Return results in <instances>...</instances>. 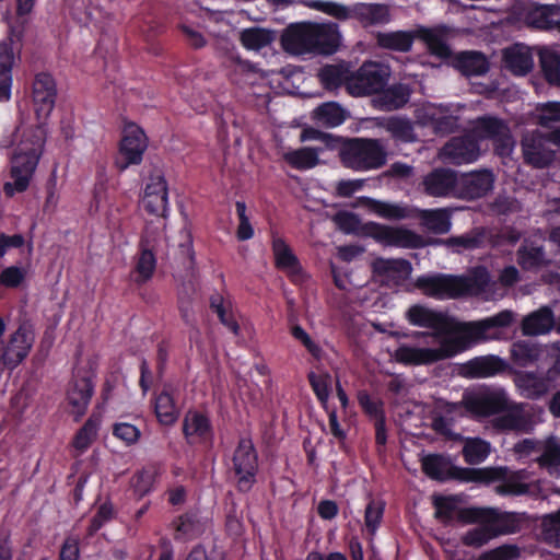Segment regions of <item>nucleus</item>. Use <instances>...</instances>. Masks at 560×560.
I'll return each mask as SVG.
<instances>
[{
	"label": "nucleus",
	"mask_w": 560,
	"mask_h": 560,
	"mask_svg": "<svg viewBox=\"0 0 560 560\" xmlns=\"http://www.w3.org/2000/svg\"><path fill=\"white\" fill-rule=\"evenodd\" d=\"M14 54L7 43L0 45V102H7L11 96L12 67Z\"/></svg>",
	"instance_id": "c9c22d12"
},
{
	"label": "nucleus",
	"mask_w": 560,
	"mask_h": 560,
	"mask_svg": "<svg viewBox=\"0 0 560 560\" xmlns=\"http://www.w3.org/2000/svg\"><path fill=\"white\" fill-rule=\"evenodd\" d=\"M504 67L515 75H525L534 68V58L528 46L515 44L503 50Z\"/></svg>",
	"instance_id": "b1692460"
},
{
	"label": "nucleus",
	"mask_w": 560,
	"mask_h": 560,
	"mask_svg": "<svg viewBox=\"0 0 560 560\" xmlns=\"http://www.w3.org/2000/svg\"><path fill=\"white\" fill-rule=\"evenodd\" d=\"M535 16L537 19L533 20V24L538 28H557L560 32V20L555 21L553 16L560 15V7L559 5H540L536 9Z\"/></svg>",
	"instance_id": "6e6d98bb"
},
{
	"label": "nucleus",
	"mask_w": 560,
	"mask_h": 560,
	"mask_svg": "<svg viewBox=\"0 0 560 560\" xmlns=\"http://www.w3.org/2000/svg\"><path fill=\"white\" fill-rule=\"evenodd\" d=\"M555 324L553 315L547 307H542L523 320L522 330L524 335L537 336L549 332Z\"/></svg>",
	"instance_id": "f704fd0d"
},
{
	"label": "nucleus",
	"mask_w": 560,
	"mask_h": 560,
	"mask_svg": "<svg viewBox=\"0 0 560 560\" xmlns=\"http://www.w3.org/2000/svg\"><path fill=\"white\" fill-rule=\"evenodd\" d=\"M101 424V417L92 415L77 433L73 445L79 452H84L95 441Z\"/></svg>",
	"instance_id": "3c124183"
},
{
	"label": "nucleus",
	"mask_w": 560,
	"mask_h": 560,
	"mask_svg": "<svg viewBox=\"0 0 560 560\" xmlns=\"http://www.w3.org/2000/svg\"><path fill=\"white\" fill-rule=\"evenodd\" d=\"M478 479L485 482L501 481L495 487L500 494L520 495L529 490V474L525 470L510 472L506 468H486L476 471Z\"/></svg>",
	"instance_id": "2eb2a0df"
},
{
	"label": "nucleus",
	"mask_w": 560,
	"mask_h": 560,
	"mask_svg": "<svg viewBox=\"0 0 560 560\" xmlns=\"http://www.w3.org/2000/svg\"><path fill=\"white\" fill-rule=\"evenodd\" d=\"M353 206L362 207L366 211L387 220H399L408 215L407 209L399 205L383 202L369 197L359 198Z\"/></svg>",
	"instance_id": "473e14b6"
},
{
	"label": "nucleus",
	"mask_w": 560,
	"mask_h": 560,
	"mask_svg": "<svg viewBox=\"0 0 560 560\" xmlns=\"http://www.w3.org/2000/svg\"><path fill=\"white\" fill-rule=\"evenodd\" d=\"M240 40L245 49L259 51L273 43L275 33L266 28L249 27L241 32Z\"/></svg>",
	"instance_id": "a19ab883"
},
{
	"label": "nucleus",
	"mask_w": 560,
	"mask_h": 560,
	"mask_svg": "<svg viewBox=\"0 0 560 560\" xmlns=\"http://www.w3.org/2000/svg\"><path fill=\"white\" fill-rule=\"evenodd\" d=\"M463 404L475 417L485 418L503 411L509 406V395L502 387H486L466 393Z\"/></svg>",
	"instance_id": "ddd939ff"
},
{
	"label": "nucleus",
	"mask_w": 560,
	"mask_h": 560,
	"mask_svg": "<svg viewBox=\"0 0 560 560\" xmlns=\"http://www.w3.org/2000/svg\"><path fill=\"white\" fill-rule=\"evenodd\" d=\"M392 246L417 248L423 244L422 238L412 231L402 226H392Z\"/></svg>",
	"instance_id": "13d9d810"
},
{
	"label": "nucleus",
	"mask_w": 560,
	"mask_h": 560,
	"mask_svg": "<svg viewBox=\"0 0 560 560\" xmlns=\"http://www.w3.org/2000/svg\"><path fill=\"white\" fill-rule=\"evenodd\" d=\"M434 506L436 518L444 523L459 521L471 524L486 515L481 508H460L459 500L455 497H435Z\"/></svg>",
	"instance_id": "a211bd4d"
},
{
	"label": "nucleus",
	"mask_w": 560,
	"mask_h": 560,
	"mask_svg": "<svg viewBox=\"0 0 560 560\" xmlns=\"http://www.w3.org/2000/svg\"><path fill=\"white\" fill-rule=\"evenodd\" d=\"M140 207L147 215L152 217V221L147 223L151 225V232L163 236L168 214V187L162 174L156 173L149 177L143 188Z\"/></svg>",
	"instance_id": "423d86ee"
},
{
	"label": "nucleus",
	"mask_w": 560,
	"mask_h": 560,
	"mask_svg": "<svg viewBox=\"0 0 560 560\" xmlns=\"http://www.w3.org/2000/svg\"><path fill=\"white\" fill-rule=\"evenodd\" d=\"M482 139H493L498 142V152L501 155L509 154L513 149V140L506 125L497 118L483 117L476 121L472 135L450 140L442 148L440 158L452 164L472 163L480 156L479 140Z\"/></svg>",
	"instance_id": "f03ea898"
},
{
	"label": "nucleus",
	"mask_w": 560,
	"mask_h": 560,
	"mask_svg": "<svg viewBox=\"0 0 560 560\" xmlns=\"http://www.w3.org/2000/svg\"><path fill=\"white\" fill-rule=\"evenodd\" d=\"M494 176L489 171H478L458 176L456 196L477 199L486 196L493 188Z\"/></svg>",
	"instance_id": "aec40b11"
},
{
	"label": "nucleus",
	"mask_w": 560,
	"mask_h": 560,
	"mask_svg": "<svg viewBox=\"0 0 560 560\" xmlns=\"http://www.w3.org/2000/svg\"><path fill=\"white\" fill-rule=\"evenodd\" d=\"M30 269L25 266L10 265L0 271V287L14 290L26 285Z\"/></svg>",
	"instance_id": "de8ad7c7"
},
{
	"label": "nucleus",
	"mask_w": 560,
	"mask_h": 560,
	"mask_svg": "<svg viewBox=\"0 0 560 560\" xmlns=\"http://www.w3.org/2000/svg\"><path fill=\"white\" fill-rule=\"evenodd\" d=\"M384 513V504L382 502L371 501L364 515V524L370 534L374 535L377 530Z\"/></svg>",
	"instance_id": "e2e57ef3"
},
{
	"label": "nucleus",
	"mask_w": 560,
	"mask_h": 560,
	"mask_svg": "<svg viewBox=\"0 0 560 560\" xmlns=\"http://www.w3.org/2000/svg\"><path fill=\"white\" fill-rule=\"evenodd\" d=\"M147 147L148 141L143 130L135 124L126 125L119 153L115 162L116 166L124 171L129 165L139 164L142 161Z\"/></svg>",
	"instance_id": "f3484780"
},
{
	"label": "nucleus",
	"mask_w": 560,
	"mask_h": 560,
	"mask_svg": "<svg viewBox=\"0 0 560 560\" xmlns=\"http://www.w3.org/2000/svg\"><path fill=\"white\" fill-rule=\"evenodd\" d=\"M272 252L276 266L290 276L294 281L302 280L301 266L285 241L279 236L272 237Z\"/></svg>",
	"instance_id": "393cba45"
},
{
	"label": "nucleus",
	"mask_w": 560,
	"mask_h": 560,
	"mask_svg": "<svg viewBox=\"0 0 560 560\" xmlns=\"http://www.w3.org/2000/svg\"><path fill=\"white\" fill-rule=\"evenodd\" d=\"M390 75L387 66L366 61L357 71H352V78L348 81V93L352 96H364L381 92Z\"/></svg>",
	"instance_id": "f8f14e48"
},
{
	"label": "nucleus",
	"mask_w": 560,
	"mask_h": 560,
	"mask_svg": "<svg viewBox=\"0 0 560 560\" xmlns=\"http://www.w3.org/2000/svg\"><path fill=\"white\" fill-rule=\"evenodd\" d=\"M113 434L126 445L135 444L140 439V430L132 423L118 422L114 425Z\"/></svg>",
	"instance_id": "69168bd1"
},
{
	"label": "nucleus",
	"mask_w": 560,
	"mask_h": 560,
	"mask_svg": "<svg viewBox=\"0 0 560 560\" xmlns=\"http://www.w3.org/2000/svg\"><path fill=\"white\" fill-rule=\"evenodd\" d=\"M413 38L412 33L407 31L380 32L376 34V42L380 47L401 52L411 49Z\"/></svg>",
	"instance_id": "79ce46f5"
},
{
	"label": "nucleus",
	"mask_w": 560,
	"mask_h": 560,
	"mask_svg": "<svg viewBox=\"0 0 560 560\" xmlns=\"http://www.w3.org/2000/svg\"><path fill=\"white\" fill-rule=\"evenodd\" d=\"M312 7L339 19L355 18L364 26L385 24L390 21L389 8L380 3H357L349 9L332 2L315 1Z\"/></svg>",
	"instance_id": "1a4fd4ad"
},
{
	"label": "nucleus",
	"mask_w": 560,
	"mask_h": 560,
	"mask_svg": "<svg viewBox=\"0 0 560 560\" xmlns=\"http://www.w3.org/2000/svg\"><path fill=\"white\" fill-rule=\"evenodd\" d=\"M514 320V313L505 310L481 320L457 323L454 320V329L451 341L456 348V353L470 345L500 339L502 330Z\"/></svg>",
	"instance_id": "20e7f679"
},
{
	"label": "nucleus",
	"mask_w": 560,
	"mask_h": 560,
	"mask_svg": "<svg viewBox=\"0 0 560 560\" xmlns=\"http://www.w3.org/2000/svg\"><path fill=\"white\" fill-rule=\"evenodd\" d=\"M235 206L240 220L236 231L237 238L240 241H247L254 236V229L246 215V205L243 201H237Z\"/></svg>",
	"instance_id": "338daca9"
},
{
	"label": "nucleus",
	"mask_w": 560,
	"mask_h": 560,
	"mask_svg": "<svg viewBox=\"0 0 560 560\" xmlns=\"http://www.w3.org/2000/svg\"><path fill=\"white\" fill-rule=\"evenodd\" d=\"M308 380L312 385L314 393L322 402H326L330 395V381L331 377L328 373H315L308 374Z\"/></svg>",
	"instance_id": "680f3d73"
},
{
	"label": "nucleus",
	"mask_w": 560,
	"mask_h": 560,
	"mask_svg": "<svg viewBox=\"0 0 560 560\" xmlns=\"http://www.w3.org/2000/svg\"><path fill=\"white\" fill-rule=\"evenodd\" d=\"M520 556L515 546H502L481 555L478 560H514Z\"/></svg>",
	"instance_id": "774afa93"
},
{
	"label": "nucleus",
	"mask_w": 560,
	"mask_h": 560,
	"mask_svg": "<svg viewBox=\"0 0 560 560\" xmlns=\"http://www.w3.org/2000/svg\"><path fill=\"white\" fill-rule=\"evenodd\" d=\"M314 119L326 127H337L347 118L346 110L336 102H328L318 106L313 113Z\"/></svg>",
	"instance_id": "37998d69"
},
{
	"label": "nucleus",
	"mask_w": 560,
	"mask_h": 560,
	"mask_svg": "<svg viewBox=\"0 0 560 560\" xmlns=\"http://www.w3.org/2000/svg\"><path fill=\"white\" fill-rule=\"evenodd\" d=\"M154 412L163 425H173L179 418L180 408L173 389L165 387L154 399Z\"/></svg>",
	"instance_id": "c85d7f7f"
},
{
	"label": "nucleus",
	"mask_w": 560,
	"mask_h": 560,
	"mask_svg": "<svg viewBox=\"0 0 560 560\" xmlns=\"http://www.w3.org/2000/svg\"><path fill=\"white\" fill-rule=\"evenodd\" d=\"M313 36V23L292 24L282 34V47L295 56L315 54Z\"/></svg>",
	"instance_id": "6ab92c4d"
},
{
	"label": "nucleus",
	"mask_w": 560,
	"mask_h": 560,
	"mask_svg": "<svg viewBox=\"0 0 560 560\" xmlns=\"http://www.w3.org/2000/svg\"><path fill=\"white\" fill-rule=\"evenodd\" d=\"M163 238L155 232H151V225L147 224L141 240V253L136 264V282L148 281L156 267V259L153 253L155 245Z\"/></svg>",
	"instance_id": "4be33fe9"
},
{
	"label": "nucleus",
	"mask_w": 560,
	"mask_h": 560,
	"mask_svg": "<svg viewBox=\"0 0 560 560\" xmlns=\"http://www.w3.org/2000/svg\"><path fill=\"white\" fill-rule=\"evenodd\" d=\"M490 444L478 438L466 439L463 454L468 464H479L490 454Z\"/></svg>",
	"instance_id": "864d4df0"
},
{
	"label": "nucleus",
	"mask_w": 560,
	"mask_h": 560,
	"mask_svg": "<svg viewBox=\"0 0 560 560\" xmlns=\"http://www.w3.org/2000/svg\"><path fill=\"white\" fill-rule=\"evenodd\" d=\"M382 126L396 140L402 142H411L416 139L412 125L409 120L401 118H390L384 121Z\"/></svg>",
	"instance_id": "5fc2aeb1"
},
{
	"label": "nucleus",
	"mask_w": 560,
	"mask_h": 560,
	"mask_svg": "<svg viewBox=\"0 0 560 560\" xmlns=\"http://www.w3.org/2000/svg\"><path fill=\"white\" fill-rule=\"evenodd\" d=\"M318 78L327 90H336L341 85H345L348 90V81L352 78V70L346 62L326 65L319 69Z\"/></svg>",
	"instance_id": "2f4dec72"
},
{
	"label": "nucleus",
	"mask_w": 560,
	"mask_h": 560,
	"mask_svg": "<svg viewBox=\"0 0 560 560\" xmlns=\"http://www.w3.org/2000/svg\"><path fill=\"white\" fill-rule=\"evenodd\" d=\"M538 57L545 79L550 84L560 86V52L551 47H541Z\"/></svg>",
	"instance_id": "4c0bfd02"
},
{
	"label": "nucleus",
	"mask_w": 560,
	"mask_h": 560,
	"mask_svg": "<svg viewBox=\"0 0 560 560\" xmlns=\"http://www.w3.org/2000/svg\"><path fill=\"white\" fill-rule=\"evenodd\" d=\"M407 318L415 326L432 329L431 332H418L417 335L420 338H430L432 340L451 339L454 320L441 313L433 312L421 305H415L408 310Z\"/></svg>",
	"instance_id": "4468645a"
},
{
	"label": "nucleus",
	"mask_w": 560,
	"mask_h": 560,
	"mask_svg": "<svg viewBox=\"0 0 560 560\" xmlns=\"http://www.w3.org/2000/svg\"><path fill=\"white\" fill-rule=\"evenodd\" d=\"M538 354L539 349L526 341L516 342L512 348L514 361L522 366H526L530 362L535 361L538 358Z\"/></svg>",
	"instance_id": "052dcab7"
},
{
	"label": "nucleus",
	"mask_w": 560,
	"mask_h": 560,
	"mask_svg": "<svg viewBox=\"0 0 560 560\" xmlns=\"http://www.w3.org/2000/svg\"><path fill=\"white\" fill-rule=\"evenodd\" d=\"M184 432L191 442L206 439L210 432L209 421L203 415L189 411L184 419Z\"/></svg>",
	"instance_id": "a18cd8bd"
},
{
	"label": "nucleus",
	"mask_w": 560,
	"mask_h": 560,
	"mask_svg": "<svg viewBox=\"0 0 560 560\" xmlns=\"http://www.w3.org/2000/svg\"><path fill=\"white\" fill-rule=\"evenodd\" d=\"M505 369V363L499 357L486 355L471 360L467 364V375L475 378L494 376Z\"/></svg>",
	"instance_id": "72a5a7b5"
},
{
	"label": "nucleus",
	"mask_w": 560,
	"mask_h": 560,
	"mask_svg": "<svg viewBox=\"0 0 560 560\" xmlns=\"http://www.w3.org/2000/svg\"><path fill=\"white\" fill-rule=\"evenodd\" d=\"M314 50L318 54H332L341 42L338 26L332 23H313Z\"/></svg>",
	"instance_id": "bb28decb"
},
{
	"label": "nucleus",
	"mask_w": 560,
	"mask_h": 560,
	"mask_svg": "<svg viewBox=\"0 0 560 560\" xmlns=\"http://www.w3.org/2000/svg\"><path fill=\"white\" fill-rule=\"evenodd\" d=\"M481 511L485 512L486 515L472 522L478 523L479 526L468 530L463 536V542L465 545L481 547L499 535L514 533L516 530L514 518L511 515L500 514L492 509L481 508Z\"/></svg>",
	"instance_id": "6e6552de"
},
{
	"label": "nucleus",
	"mask_w": 560,
	"mask_h": 560,
	"mask_svg": "<svg viewBox=\"0 0 560 560\" xmlns=\"http://www.w3.org/2000/svg\"><path fill=\"white\" fill-rule=\"evenodd\" d=\"M515 386L520 394L526 398H538L546 394L551 387L549 377H541L534 373L520 372L514 378Z\"/></svg>",
	"instance_id": "7c9ffc66"
},
{
	"label": "nucleus",
	"mask_w": 560,
	"mask_h": 560,
	"mask_svg": "<svg viewBox=\"0 0 560 560\" xmlns=\"http://www.w3.org/2000/svg\"><path fill=\"white\" fill-rule=\"evenodd\" d=\"M537 462L540 467L546 468L549 474L558 475L560 467V441L556 438H550L545 442H539Z\"/></svg>",
	"instance_id": "58836bf2"
},
{
	"label": "nucleus",
	"mask_w": 560,
	"mask_h": 560,
	"mask_svg": "<svg viewBox=\"0 0 560 560\" xmlns=\"http://www.w3.org/2000/svg\"><path fill=\"white\" fill-rule=\"evenodd\" d=\"M340 159L345 166L357 172H366L385 165L387 152L377 139L357 138L345 144Z\"/></svg>",
	"instance_id": "39448f33"
},
{
	"label": "nucleus",
	"mask_w": 560,
	"mask_h": 560,
	"mask_svg": "<svg viewBox=\"0 0 560 560\" xmlns=\"http://www.w3.org/2000/svg\"><path fill=\"white\" fill-rule=\"evenodd\" d=\"M319 150L313 148H301L288 151L283 154L284 160L299 170L312 168L318 163Z\"/></svg>",
	"instance_id": "09e8293b"
},
{
	"label": "nucleus",
	"mask_w": 560,
	"mask_h": 560,
	"mask_svg": "<svg viewBox=\"0 0 560 560\" xmlns=\"http://www.w3.org/2000/svg\"><path fill=\"white\" fill-rule=\"evenodd\" d=\"M560 149V129L549 137L539 132H530L522 140V152L526 163L542 168L551 164Z\"/></svg>",
	"instance_id": "9b49d317"
},
{
	"label": "nucleus",
	"mask_w": 560,
	"mask_h": 560,
	"mask_svg": "<svg viewBox=\"0 0 560 560\" xmlns=\"http://www.w3.org/2000/svg\"><path fill=\"white\" fill-rule=\"evenodd\" d=\"M503 415L497 418V427L503 430L526 431L530 427L529 413L525 405L512 401L509 398V406L502 411Z\"/></svg>",
	"instance_id": "c756f323"
},
{
	"label": "nucleus",
	"mask_w": 560,
	"mask_h": 560,
	"mask_svg": "<svg viewBox=\"0 0 560 560\" xmlns=\"http://www.w3.org/2000/svg\"><path fill=\"white\" fill-rule=\"evenodd\" d=\"M93 395V384L86 376H74L67 389V409L79 420L88 409Z\"/></svg>",
	"instance_id": "412c9836"
},
{
	"label": "nucleus",
	"mask_w": 560,
	"mask_h": 560,
	"mask_svg": "<svg viewBox=\"0 0 560 560\" xmlns=\"http://www.w3.org/2000/svg\"><path fill=\"white\" fill-rule=\"evenodd\" d=\"M490 280L488 270L483 267H477L468 276L444 273L421 276L417 278L415 285L424 295L446 300L480 294L487 290Z\"/></svg>",
	"instance_id": "7ed1b4c3"
},
{
	"label": "nucleus",
	"mask_w": 560,
	"mask_h": 560,
	"mask_svg": "<svg viewBox=\"0 0 560 560\" xmlns=\"http://www.w3.org/2000/svg\"><path fill=\"white\" fill-rule=\"evenodd\" d=\"M4 331L5 323L0 317V371L16 368L28 355L34 342L33 330L26 324L20 325L7 343L2 339Z\"/></svg>",
	"instance_id": "9d476101"
},
{
	"label": "nucleus",
	"mask_w": 560,
	"mask_h": 560,
	"mask_svg": "<svg viewBox=\"0 0 560 560\" xmlns=\"http://www.w3.org/2000/svg\"><path fill=\"white\" fill-rule=\"evenodd\" d=\"M372 266L376 275L396 284L407 280L412 272L411 264L405 259L377 258Z\"/></svg>",
	"instance_id": "cd10ccee"
},
{
	"label": "nucleus",
	"mask_w": 560,
	"mask_h": 560,
	"mask_svg": "<svg viewBox=\"0 0 560 560\" xmlns=\"http://www.w3.org/2000/svg\"><path fill=\"white\" fill-rule=\"evenodd\" d=\"M417 117L422 125L432 126L435 132L447 133L453 131L457 117L448 107L428 104L418 109Z\"/></svg>",
	"instance_id": "5701e85b"
},
{
	"label": "nucleus",
	"mask_w": 560,
	"mask_h": 560,
	"mask_svg": "<svg viewBox=\"0 0 560 560\" xmlns=\"http://www.w3.org/2000/svg\"><path fill=\"white\" fill-rule=\"evenodd\" d=\"M211 308L217 313L221 323L226 326L234 335L238 334V325L233 317V314L224 305L221 296H214L211 300Z\"/></svg>",
	"instance_id": "0e129e2a"
},
{
	"label": "nucleus",
	"mask_w": 560,
	"mask_h": 560,
	"mask_svg": "<svg viewBox=\"0 0 560 560\" xmlns=\"http://www.w3.org/2000/svg\"><path fill=\"white\" fill-rule=\"evenodd\" d=\"M233 469L238 489L248 491L255 482L258 469L257 453L249 439L240 441L233 456Z\"/></svg>",
	"instance_id": "dca6fc26"
},
{
	"label": "nucleus",
	"mask_w": 560,
	"mask_h": 560,
	"mask_svg": "<svg viewBox=\"0 0 560 560\" xmlns=\"http://www.w3.org/2000/svg\"><path fill=\"white\" fill-rule=\"evenodd\" d=\"M455 354L456 348L448 338L443 340L421 338L417 345H400L393 357L395 361L405 365H427Z\"/></svg>",
	"instance_id": "0eeeda50"
},
{
	"label": "nucleus",
	"mask_w": 560,
	"mask_h": 560,
	"mask_svg": "<svg viewBox=\"0 0 560 560\" xmlns=\"http://www.w3.org/2000/svg\"><path fill=\"white\" fill-rule=\"evenodd\" d=\"M458 176L448 170H436L424 178L425 191L431 196H456Z\"/></svg>",
	"instance_id": "a878e982"
},
{
	"label": "nucleus",
	"mask_w": 560,
	"mask_h": 560,
	"mask_svg": "<svg viewBox=\"0 0 560 560\" xmlns=\"http://www.w3.org/2000/svg\"><path fill=\"white\" fill-rule=\"evenodd\" d=\"M537 120L542 127L550 128L553 122H560V103L548 102L537 106Z\"/></svg>",
	"instance_id": "bf43d9fd"
},
{
	"label": "nucleus",
	"mask_w": 560,
	"mask_h": 560,
	"mask_svg": "<svg viewBox=\"0 0 560 560\" xmlns=\"http://www.w3.org/2000/svg\"><path fill=\"white\" fill-rule=\"evenodd\" d=\"M57 90L54 78L48 73L36 74L33 82V105L37 117L35 126L21 124L16 129V148L11 159L12 180L3 185L8 197L25 191L34 176L44 151L46 131L45 120L54 109Z\"/></svg>",
	"instance_id": "f257e3e1"
},
{
	"label": "nucleus",
	"mask_w": 560,
	"mask_h": 560,
	"mask_svg": "<svg viewBox=\"0 0 560 560\" xmlns=\"http://www.w3.org/2000/svg\"><path fill=\"white\" fill-rule=\"evenodd\" d=\"M418 36L425 43L431 54L446 58L450 56V47L445 43V30L441 27L435 28H420Z\"/></svg>",
	"instance_id": "c03bdc74"
},
{
	"label": "nucleus",
	"mask_w": 560,
	"mask_h": 560,
	"mask_svg": "<svg viewBox=\"0 0 560 560\" xmlns=\"http://www.w3.org/2000/svg\"><path fill=\"white\" fill-rule=\"evenodd\" d=\"M423 225L435 234H445L451 230V215L446 209L424 210L421 213Z\"/></svg>",
	"instance_id": "49530a36"
},
{
	"label": "nucleus",
	"mask_w": 560,
	"mask_h": 560,
	"mask_svg": "<svg viewBox=\"0 0 560 560\" xmlns=\"http://www.w3.org/2000/svg\"><path fill=\"white\" fill-rule=\"evenodd\" d=\"M422 468L429 477L434 479H445L450 474L448 462L439 455H429L423 457Z\"/></svg>",
	"instance_id": "4d7b16f0"
},
{
	"label": "nucleus",
	"mask_w": 560,
	"mask_h": 560,
	"mask_svg": "<svg viewBox=\"0 0 560 560\" xmlns=\"http://www.w3.org/2000/svg\"><path fill=\"white\" fill-rule=\"evenodd\" d=\"M454 66L463 74L481 75L489 69V63L486 57L477 51H465L456 56Z\"/></svg>",
	"instance_id": "e433bc0d"
},
{
	"label": "nucleus",
	"mask_w": 560,
	"mask_h": 560,
	"mask_svg": "<svg viewBox=\"0 0 560 560\" xmlns=\"http://www.w3.org/2000/svg\"><path fill=\"white\" fill-rule=\"evenodd\" d=\"M410 92L405 85H394L384 90L375 100L374 104L382 110H394L404 106L409 100Z\"/></svg>",
	"instance_id": "ea45409f"
},
{
	"label": "nucleus",
	"mask_w": 560,
	"mask_h": 560,
	"mask_svg": "<svg viewBox=\"0 0 560 560\" xmlns=\"http://www.w3.org/2000/svg\"><path fill=\"white\" fill-rule=\"evenodd\" d=\"M517 260L524 269L538 268L546 262L542 247L536 242H525L518 250Z\"/></svg>",
	"instance_id": "8fccbe9b"
},
{
	"label": "nucleus",
	"mask_w": 560,
	"mask_h": 560,
	"mask_svg": "<svg viewBox=\"0 0 560 560\" xmlns=\"http://www.w3.org/2000/svg\"><path fill=\"white\" fill-rule=\"evenodd\" d=\"M159 471L154 466L144 467L131 479V488L136 495L142 498L147 495L154 487Z\"/></svg>",
	"instance_id": "603ef678"
}]
</instances>
